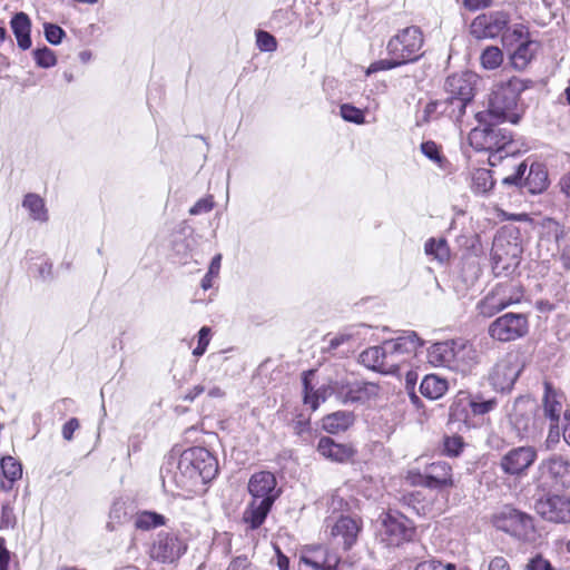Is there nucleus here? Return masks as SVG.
Masks as SVG:
<instances>
[{"mask_svg":"<svg viewBox=\"0 0 570 570\" xmlns=\"http://www.w3.org/2000/svg\"><path fill=\"white\" fill-rule=\"evenodd\" d=\"M538 406L529 397H519L509 415L510 424L521 439H534L542 430L543 422L537 417Z\"/></svg>","mask_w":570,"mask_h":570,"instance_id":"0eeeda50","label":"nucleus"},{"mask_svg":"<svg viewBox=\"0 0 570 570\" xmlns=\"http://www.w3.org/2000/svg\"><path fill=\"white\" fill-rule=\"evenodd\" d=\"M414 535V528L410 520L401 513H386L377 531L379 540L386 547H399L410 541Z\"/></svg>","mask_w":570,"mask_h":570,"instance_id":"6e6552de","label":"nucleus"},{"mask_svg":"<svg viewBox=\"0 0 570 570\" xmlns=\"http://www.w3.org/2000/svg\"><path fill=\"white\" fill-rule=\"evenodd\" d=\"M11 29L17 38L18 47L27 50L31 47V21L24 12H19L11 19Z\"/></svg>","mask_w":570,"mask_h":570,"instance_id":"393cba45","label":"nucleus"},{"mask_svg":"<svg viewBox=\"0 0 570 570\" xmlns=\"http://www.w3.org/2000/svg\"><path fill=\"white\" fill-rule=\"evenodd\" d=\"M444 105L445 104L441 100H435L426 104L422 111V115L417 118V124L424 125L438 119L441 115H444L443 112H440V110H442V106Z\"/></svg>","mask_w":570,"mask_h":570,"instance_id":"37998d69","label":"nucleus"},{"mask_svg":"<svg viewBox=\"0 0 570 570\" xmlns=\"http://www.w3.org/2000/svg\"><path fill=\"white\" fill-rule=\"evenodd\" d=\"M497 402L494 400L475 401L466 393L460 392L450 406V416L454 421L466 422L469 419V410L474 415H482L492 411Z\"/></svg>","mask_w":570,"mask_h":570,"instance_id":"aec40b11","label":"nucleus"},{"mask_svg":"<svg viewBox=\"0 0 570 570\" xmlns=\"http://www.w3.org/2000/svg\"><path fill=\"white\" fill-rule=\"evenodd\" d=\"M450 466L446 463L438 462L430 466V473L426 476V484L433 488L450 487L453 484L450 474Z\"/></svg>","mask_w":570,"mask_h":570,"instance_id":"c756f323","label":"nucleus"},{"mask_svg":"<svg viewBox=\"0 0 570 570\" xmlns=\"http://www.w3.org/2000/svg\"><path fill=\"white\" fill-rule=\"evenodd\" d=\"M247 489L250 501L243 512V521L252 530H255L265 522L281 490L277 489L275 475L268 471L254 473L248 481Z\"/></svg>","mask_w":570,"mask_h":570,"instance_id":"f03ea898","label":"nucleus"},{"mask_svg":"<svg viewBox=\"0 0 570 570\" xmlns=\"http://www.w3.org/2000/svg\"><path fill=\"white\" fill-rule=\"evenodd\" d=\"M22 206L29 212L32 219L46 222L48 219L47 208L43 199L37 194H27Z\"/></svg>","mask_w":570,"mask_h":570,"instance_id":"2f4dec72","label":"nucleus"},{"mask_svg":"<svg viewBox=\"0 0 570 570\" xmlns=\"http://www.w3.org/2000/svg\"><path fill=\"white\" fill-rule=\"evenodd\" d=\"M220 261H222L220 254H217L216 256H214V258L210 262L208 272H207V273H209V275H215V276L218 275L219 269H220Z\"/></svg>","mask_w":570,"mask_h":570,"instance_id":"69168bd1","label":"nucleus"},{"mask_svg":"<svg viewBox=\"0 0 570 570\" xmlns=\"http://www.w3.org/2000/svg\"><path fill=\"white\" fill-rule=\"evenodd\" d=\"M503 247V238L501 236L497 237L493 243V257L498 261L503 259V253L501 249Z\"/></svg>","mask_w":570,"mask_h":570,"instance_id":"0e129e2a","label":"nucleus"},{"mask_svg":"<svg viewBox=\"0 0 570 570\" xmlns=\"http://www.w3.org/2000/svg\"><path fill=\"white\" fill-rule=\"evenodd\" d=\"M187 551V542L178 533L160 531L150 548V558L161 563H173Z\"/></svg>","mask_w":570,"mask_h":570,"instance_id":"9d476101","label":"nucleus"},{"mask_svg":"<svg viewBox=\"0 0 570 570\" xmlns=\"http://www.w3.org/2000/svg\"><path fill=\"white\" fill-rule=\"evenodd\" d=\"M528 39V30L523 24H514L502 33V43L505 47L519 46Z\"/></svg>","mask_w":570,"mask_h":570,"instance_id":"c9c22d12","label":"nucleus"},{"mask_svg":"<svg viewBox=\"0 0 570 570\" xmlns=\"http://www.w3.org/2000/svg\"><path fill=\"white\" fill-rule=\"evenodd\" d=\"M36 63L41 68H50L56 65L57 58L52 50L45 47L33 51Z\"/></svg>","mask_w":570,"mask_h":570,"instance_id":"a18cd8bd","label":"nucleus"},{"mask_svg":"<svg viewBox=\"0 0 570 570\" xmlns=\"http://www.w3.org/2000/svg\"><path fill=\"white\" fill-rule=\"evenodd\" d=\"M525 570H553L550 562L540 556L534 557L529 561Z\"/></svg>","mask_w":570,"mask_h":570,"instance_id":"4d7b16f0","label":"nucleus"},{"mask_svg":"<svg viewBox=\"0 0 570 570\" xmlns=\"http://www.w3.org/2000/svg\"><path fill=\"white\" fill-rule=\"evenodd\" d=\"M364 328V325H353L345 328L344 331L330 338L327 348L336 350L341 345L360 342L363 340L361 332Z\"/></svg>","mask_w":570,"mask_h":570,"instance_id":"7c9ffc66","label":"nucleus"},{"mask_svg":"<svg viewBox=\"0 0 570 570\" xmlns=\"http://www.w3.org/2000/svg\"><path fill=\"white\" fill-rule=\"evenodd\" d=\"M445 105L442 106V110L444 116L449 117L454 121H460L465 114L466 105L470 102L468 100H463L462 98L451 97L442 100Z\"/></svg>","mask_w":570,"mask_h":570,"instance_id":"72a5a7b5","label":"nucleus"},{"mask_svg":"<svg viewBox=\"0 0 570 570\" xmlns=\"http://www.w3.org/2000/svg\"><path fill=\"white\" fill-rule=\"evenodd\" d=\"M421 151L433 163L442 166L443 158L440 154L439 146L434 141H425L421 145Z\"/></svg>","mask_w":570,"mask_h":570,"instance_id":"09e8293b","label":"nucleus"},{"mask_svg":"<svg viewBox=\"0 0 570 570\" xmlns=\"http://www.w3.org/2000/svg\"><path fill=\"white\" fill-rule=\"evenodd\" d=\"M385 344L407 361L423 345V341L415 332H406L394 340L385 341Z\"/></svg>","mask_w":570,"mask_h":570,"instance_id":"b1692460","label":"nucleus"},{"mask_svg":"<svg viewBox=\"0 0 570 570\" xmlns=\"http://www.w3.org/2000/svg\"><path fill=\"white\" fill-rule=\"evenodd\" d=\"M426 357L433 366L446 367L463 375L471 373L480 360L474 345L461 337L432 344Z\"/></svg>","mask_w":570,"mask_h":570,"instance_id":"7ed1b4c3","label":"nucleus"},{"mask_svg":"<svg viewBox=\"0 0 570 570\" xmlns=\"http://www.w3.org/2000/svg\"><path fill=\"white\" fill-rule=\"evenodd\" d=\"M354 422V415L351 412L338 411L326 415L323 419V429L328 433H338L347 430Z\"/></svg>","mask_w":570,"mask_h":570,"instance_id":"c85d7f7f","label":"nucleus"},{"mask_svg":"<svg viewBox=\"0 0 570 570\" xmlns=\"http://www.w3.org/2000/svg\"><path fill=\"white\" fill-rule=\"evenodd\" d=\"M213 207H214L213 197L208 196V197L202 198L198 202H196V204L193 207H190L189 214L190 215H199L203 213H208L213 209Z\"/></svg>","mask_w":570,"mask_h":570,"instance_id":"5fc2aeb1","label":"nucleus"},{"mask_svg":"<svg viewBox=\"0 0 570 570\" xmlns=\"http://www.w3.org/2000/svg\"><path fill=\"white\" fill-rule=\"evenodd\" d=\"M520 298L521 294L513 292V286L499 284L478 303L476 309L483 317H492L505 307L518 303Z\"/></svg>","mask_w":570,"mask_h":570,"instance_id":"2eb2a0df","label":"nucleus"},{"mask_svg":"<svg viewBox=\"0 0 570 570\" xmlns=\"http://www.w3.org/2000/svg\"><path fill=\"white\" fill-rule=\"evenodd\" d=\"M463 445H464V443H463L462 438L458 436V435L448 436L444 440V451L448 455H451V456L459 455L463 449Z\"/></svg>","mask_w":570,"mask_h":570,"instance_id":"3c124183","label":"nucleus"},{"mask_svg":"<svg viewBox=\"0 0 570 570\" xmlns=\"http://www.w3.org/2000/svg\"><path fill=\"white\" fill-rule=\"evenodd\" d=\"M529 80L518 77L497 83L491 91L488 110L476 114L479 122L490 118L495 122L518 124L520 119V115L517 112L519 96L529 87Z\"/></svg>","mask_w":570,"mask_h":570,"instance_id":"20e7f679","label":"nucleus"},{"mask_svg":"<svg viewBox=\"0 0 570 570\" xmlns=\"http://www.w3.org/2000/svg\"><path fill=\"white\" fill-rule=\"evenodd\" d=\"M405 65L401 62L397 57H390L387 59H381L371 63L366 70V75H372L377 71L390 70L396 67Z\"/></svg>","mask_w":570,"mask_h":570,"instance_id":"c03bdc74","label":"nucleus"},{"mask_svg":"<svg viewBox=\"0 0 570 570\" xmlns=\"http://www.w3.org/2000/svg\"><path fill=\"white\" fill-rule=\"evenodd\" d=\"M509 16L505 12L483 13L474 18L470 32L476 39L494 38L507 28Z\"/></svg>","mask_w":570,"mask_h":570,"instance_id":"a211bd4d","label":"nucleus"},{"mask_svg":"<svg viewBox=\"0 0 570 570\" xmlns=\"http://www.w3.org/2000/svg\"><path fill=\"white\" fill-rule=\"evenodd\" d=\"M301 561L315 570H335L338 564V558L322 547L304 550Z\"/></svg>","mask_w":570,"mask_h":570,"instance_id":"4be33fe9","label":"nucleus"},{"mask_svg":"<svg viewBox=\"0 0 570 570\" xmlns=\"http://www.w3.org/2000/svg\"><path fill=\"white\" fill-rule=\"evenodd\" d=\"M535 47V43L528 39L520 43L511 55V60L514 68L524 69L532 59Z\"/></svg>","mask_w":570,"mask_h":570,"instance_id":"473e14b6","label":"nucleus"},{"mask_svg":"<svg viewBox=\"0 0 570 570\" xmlns=\"http://www.w3.org/2000/svg\"><path fill=\"white\" fill-rule=\"evenodd\" d=\"M480 60L484 69L493 70L503 62V53L498 47L490 46L482 51Z\"/></svg>","mask_w":570,"mask_h":570,"instance_id":"58836bf2","label":"nucleus"},{"mask_svg":"<svg viewBox=\"0 0 570 570\" xmlns=\"http://www.w3.org/2000/svg\"><path fill=\"white\" fill-rule=\"evenodd\" d=\"M0 466L4 478L11 482L19 480L22 475L21 464L12 456L2 458Z\"/></svg>","mask_w":570,"mask_h":570,"instance_id":"79ce46f5","label":"nucleus"},{"mask_svg":"<svg viewBox=\"0 0 570 570\" xmlns=\"http://www.w3.org/2000/svg\"><path fill=\"white\" fill-rule=\"evenodd\" d=\"M317 451L322 456L338 463L350 461L355 454L353 446L336 443L327 436H324L318 441Z\"/></svg>","mask_w":570,"mask_h":570,"instance_id":"5701e85b","label":"nucleus"},{"mask_svg":"<svg viewBox=\"0 0 570 570\" xmlns=\"http://www.w3.org/2000/svg\"><path fill=\"white\" fill-rule=\"evenodd\" d=\"M487 570H511L509 561L501 556L490 559Z\"/></svg>","mask_w":570,"mask_h":570,"instance_id":"bf43d9fd","label":"nucleus"},{"mask_svg":"<svg viewBox=\"0 0 570 570\" xmlns=\"http://www.w3.org/2000/svg\"><path fill=\"white\" fill-rule=\"evenodd\" d=\"M209 334L210 328L207 326H203L198 332V344L196 348L193 351L195 356H202L209 344Z\"/></svg>","mask_w":570,"mask_h":570,"instance_id":"603ef678","label":"nucleus"},{"mask_svg":"<svg viewBox=\"0 0 570 570\" xmlns=\"http://www.w3.org/2000/svg\"><path fill=\"white\" fill-rule=\"evenodd\" d=\"M543 412L551 422H558L562 413L561 397L549 382H544Z\"/></svg>","mask_w":570,"mask_h":570,"instance_id":"bb28decb","label":"nucleus"},{"mask_svg":"<svg viewBox=\"0 0 570 570\" xmlns=\"http://www.w3.org/2000/svg\"><path fill=\"white\" fill-rule=\"evenodd\" d=\"M425 253L429 256H433L439 262L443 263L448 261L450 256V250L446 244V240L443 238H431L425 244Z\"/></svg>","mask_w":570,"mask_h":570,"instance_id":"e433bc0d","label":"nucleus"},{"mask_svg":"<svg viewBox=\"0 0 570 570\" xmlns=\"http://www.w3.org/2000/svg\"><path fill=\"white\" fill-rule=\"evenodd\" d=\"M464 7L471 11L485 8L491 3V0H464Z\"/></svg>","mask_w":570,"mask_h":570,"instance_id":"052dcab7","label":"nucleus"},{"mask_svg":"<svg viewBox=\"0 0 570 570\" xmlns=\"http://www.w3.org/2000/svg\"><path fill=\"white\" fill-rule=\"evenodd\" d=\"M472 183L474 191L481 194L489 191L494 186L492 174L485 168H479L474 171Z\"/></svg>","mask_w":570,"mask_h":570,"instance_id":"4c0bfd02","label":"nucleus"},{"mask_svg":"<svg viewBox=\"0 0 570 570\" xmlns=\"http://www.w3.org/2000/svg\"><path fill=\"white\" fill-rule=\"evenodd\" d=\"M330 389L343 403H367L377 400L381 395V386L373 382H344L335 381Z\"/></svg>","mask_w":570,"mask_h":570,"instance_id":"1a4fd4ad","label":"nucleus"},{"mask_svg":"<svg viewBox=\"0 0 570 570\" xmlns=\"http://www.w3.org/2000/svg\"><path fill=\"white\" fill-rule=\"evenodd\" d=\"M538 453L533 446L523 445L509 450L499 462L501 471L513 478H521L527 474L529 468L537 460Z\"/></svg>","mask_w":570,"mask_h":570,"instance_id":"4468645a","label":"nucleus"},{"mask_svg":"<svg viewBox=\"0 0 570 570\" xmlns=\"http://www.w3.org/2000/svg\"><path fill=\"white\" fill-rule=\"evenodd\" d=\"M527 185L531 193H540L547 187V174L541 169V166H531Z\"/></svg>","mask_w":570,"mask_h":570,"instance_id":"ea45409f","label":"nucleus"},{"mask_svg":"<svg viewBox=\"0 0 570 570\" xmlns=\"http://www.w3.org/2000/svg\"><path fill=\"white\" fill-rule=\"evenodd\" d=\"M478 80V76L471 71L455 73L448 77L445 90L451 97L471 101Z\"/></svg>","mask_w":570,"mask_h":570,"instance_id":"412c9836","label":"nucleus"},{"mask_svg":"<svg viewBox=\"0 0 570 570\" xmlns=\"http://www.w3.org/2000/svg\"><path fill=\"white\" fill-rule=\"evenodd\" d=\"M256 43L262 51H274L276 50V39L266 31H258L256 33Z\"/></svg>","mask_w":570,"mask_h":570,"instance_id":"de8ad7c7","label":"nucleus"},{"mask_svg":"<svg viewBox=\"0 0 570 570\" xmlns=\"http://www.w3.org/2000/svg\"><path fill=\"white\" fill-rule=\"evenodd\" d=\"M165 523L166 519L164 515L151 511L139 512L135 518V527L140 530H150Z\"/></svg>","mask_w":570,"mask_h":570,"instance_id":"f704fd0d","label":"nucleus"},{"mask_svg":"<svg viewBox=\"0 0 570 570\" xmlns=\"http://www.w3.org/2000/svg\"><path fill=\"white\" fill-rule=\"evenodd\" d=\"M176 472L169 475L161 472L163 485L174 483L177 488L193 490L199 483H206L215 478L218 471L216 459L204 448H193L183 452L176 466Z\"/></svg>","mask_w":570,"mask_h":570,"instance_id":"f257e3e1","label":"nucleus"},{"mask_svg":"<svg viewBox=\"0 0 570 570\" xmlns=\"http://www.w3.org/2000/svg\"><path fill=\"white\" fill-rule=\"evenodd\" d=\"M341 116L344 120L350 121V122H354V124H358V125L364 122L363 111L352 105H348V104H344L341 106Z\"/></svg>","mask_w":570,"mask_h":570,"instance_id":"49530a36","label":"nucleus"},{"mask_svg":"<svg viewBox=\"0 0 570 570\" xmlns=\"http://www.w3.org/2000/svg\"><path fill=\"white\" fill-rule=\"evenodd\" d=\"M14 523V517L12 508L9 505H2L0 511V529L12 527Z\"/></svg>","mask_w":570,"mask_h":570,"instance_id":"6e6d98bb","label":"nucleus"},{"mask_svg":"<svg viewBox=\"0 0 570 570\" xmlns=\"http://www.w3.org/2000/svg\"><path fill=\"white\" fill-rule=\"evenodd\" d=\"M538 485L543 490L570 485V462L553 456L543 460L538 468Z\"/></svg>","mask_w":570,"mask_h":570,"instance_id":"9b49d317","label":"nucleus"},{"mask_svg":"<svg viewBox=\"0 0 570 570\" xmlns=\"http://www.w3.org/2000/svg\"><path fill=\"white\" fill-rule=\"evenodd\" d=\"M535 511L546 520L563 523L570 522V498L566 495H549L535 503Z\"/></svg>","mask_w":570,"mask_h":570,"instance_id":"6ab92c4d","label":"nucleus"},{"mask_svg":"<svg viewBox=\"0 0 570 570\" xmlns=\"http://www.w3.org/2000/svg\"><path fill=\"white\" fill-rule=\"evenodd\" d=\"M247 566L246 558H236L229 563L227 570H246Z\"/></svg>","mask_w":570,"mask_h":570,"instance_id":"e2e57ef3","label":"nucleus"},{"mask_svg":"<svg viewBox=\"0 0 570 570\" xmlns=\"http://www.w3.org/2000/svg\"><path fill=\"white\" fill-rule=\"evenodd\" d=\"M449 390V382L436 374L425 375L421 382L420 391L430 400L441 399Z\"/></svg>","mask_w":570,"mask_h":570,"instance_id":"a878e982","label":"nucleus"},{"mask_svg":"<svg viewBox=\"0 0 570 570\" xmlns=\"http://www.w3.org/2000/svg\"><path fill=\"white\" fill-rule=\"evenodd\" d=\"M414 570H455V566L452 563L443 564L438 560H425L416 564Z\"/></svg>","mask_w":570,"mask_h":570,"instance_id":"864d4df0","label":"nucleus"},{"mask_svg":"<svg viewBox=\"0 0 570 570\" xmlns=\"http://www.w3.org/2000/svg\"><path fill=\"white\" fill-rule=\"evenodd\" d=\"M493 524L498 530L504 531L519 539H527L533 531L532 519L528 514L509 505L503 507L493 515Z\"/></svg>","mask_w":570,"mask_h":570,"instance_id":"ddd939ff","label":"nucleus"},{"mask_svg":"<svg viewBox=\"0 0 570 570\" xmlns=\"http://www.w3.org/2000/svg\"><path fill=\"white\" fill-rule=\"evenodd\" d=\"M424 37L419 27L410 26L401 29L393 36L387 45L389 57H397L401 62L416 61L422 56Z\"/></svg>","mask_w":570,"mask_h":570,"instance_id":"423d86ee","label":"nucleus"},{"mask_svg":"<svg viewBox=\"0 0 570 570\" xmlns=\"http://www.w3.org/2000/svg\"><path fill=\"white\" fill-rule=\"evenodd\" d=\"M9 561H10V553L2 546V540H0V570H8Z\"/></svg>","mask_w":570,"mask_h":570,"instance_id":"680f3d73","label":"nucleus"},{"mask_svg":"<svg viewBox=\"0 0 570 570\" xmlns=\"http://www.w3.org/2000/svg\"><path fill=\"white\" fill-rule=\"evenodd\" d=\"M528 332V321L522 314L507 313L489 326V335L500 342H510Z\"/></svg>","mask_w":570,"mask_h":570,"instance_id":"dca6fc26","label":"nucleus"},{"mask_svg":"<svg viewBox=\"0 0 570 570\" xmlns=\"http://www.w3.org/2000/svg\"><path fill=\"white\" fill-rule=\"evenodd\" d=\"M80 426L78 419L72 417L67 421L62 426V436L67 441H71L73 436V432L78 430Z\"/></svg>","mask_w":570,"mask_h":570,"instance_id":"13d9d810","label":"nucleus"},{"mask_svg":"<svg viewBox=\"0 0 570 570\" xmlns=\"http://www.w3.org/2000/svg\"><path fill=\"white\" fill-rule=\"evenodd\" d=\"M384 374H397L406 360L385 344Z\"/></svg>","mask_w":570,"mask_h":570,"instance_id":"a19ab883","label":"nucleus"},{"mask_svg":"<svg viewBox=\"0 0 570 570\" xmlns=\"http://www.w3.org/2000/svg\"><path fill=\"white\" fill-rule=\"evenodd\" d=\"M560 261L566 269H570V247L562 250Z\"/></svg>","mask_w":570,"mask_h":570,"instance_id":"774afa93","label":"nucleus"},{"mask_svg":"<svg viewBox=\"0 0 570 570\" xmlns=\"http://www.w3.org/2000/svg\"><path fill=\"white\" fill-rule=\"evenodd\" d=\"M45 37L51 45H59L65 36V31L57 24L45 23Z\"/></svg>","mask_w":570,"mask_h":570,"instance_id":"8fccbe9b","label":"nucleus"},{"mask_svg":"<svg viewBox=\"0 0 570 570\" xmlns=\"http://www.w3.org/2000/svg\"><path fill=\"white\" fill-rule=\"evenodd\" d=\"M482 127H478L471 130L469 140L472 147L478 150H488L493 153L491 158L501 159L505 155L513 154L512 149V136L509 131L503 128L497 127L494 122L482 121Z\"/></svg>","mask_w":570,"mask_h":570,"instance_id":"39448f33","label":"nucleus"},{"mask_svg":"<svg viewBox=\"0 0 570 570\" xmlns=\"http://www.w3.org/2000/svg\"><path fill=\"white\" fill-rule=\"evenodd\" d=\"M385 342L379 346L366 348L360 354V362L370 370L384 374Z\"/></svg>","mask_w":570,"mask_h":570,"instance_id":"cd10ccee","label":"nucleus"},{"mask_svg":"<svg viewBox=\"0 0 570 570\" xmlns=\"http://www.w3.org/2000/svg\"><path fill=\"white\" fill-rule=\"evenodd\" d=\"M561 190L570 197V171L560 179Z\"/></svg>","mask_w":570,"mask_h":570,"instance_id":"338daca9","label":"nucleus"},{"mask_svg":"<svg viewBox=\"0 0 570 570\" xmlns=\"http://www.w3.org/2000/svg\"><path fill=\"white\" fill-rule=\"evenodd\" d=\"M325 525L330 531L333 544L340 546L344 550H350L356 543L362 529L361 520L350 515H331L325 520Z\"/></svg>","mask_w":570,"mask_h":570,"instance_id":"f8f14e48","label":"nucleus"},{"mask_svg":"<svg viewBox=\"0 0 570 570\" xmlns=\"http://www.w3.org/2000/svg\"><path fill=\"white\" fill-rule=\"evenodd\" d=\"M523 367L522 357L517 352H510L493 367L490 375L493 386L501 391L511 390Z\"/></svg>","mask_w":570,"mask_h":570,"instance_id":"f3484780","label":"nucleus"}]
</instances>
